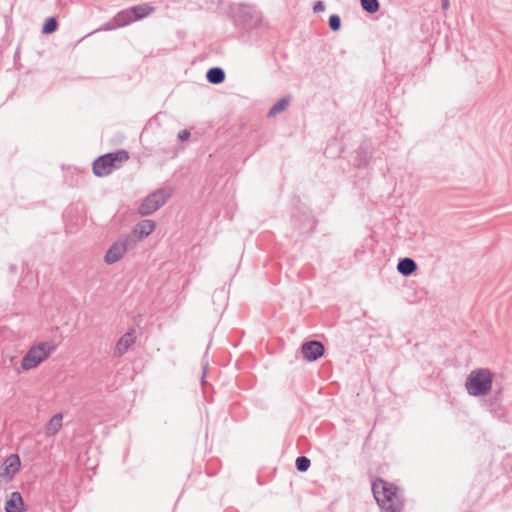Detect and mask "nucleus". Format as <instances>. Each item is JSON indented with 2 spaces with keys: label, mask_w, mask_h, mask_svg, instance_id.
Masks as SVG:
<instances>
[{
  "label": "nucleus",
  "mask_w": 512,
  "mask_h": 512,
  "mask_svg": "<svg viewBox=\"0 0 512 512\" xmlns=\"http://www.w3.org/2000/svg\"><path fill=\"white\" fill-rule=\"evenodd\" d=\"M374 498L383 512H398L403 507V500L395 485L378 479L372 484Z\"/></svg>",
  "instance_id": "f257e3e1"
},
{
  "label": "nucleus",
  "mask_w": 512,
  "mask_h": 512,
  "mask_svg": "<svg viewBox=\"0 0 512 512\" xmlns=\"http://www.w3.org/2000/svg\"><path fill=\"white\" fill-rule=\"evenodd\" d=\"M493 373L488 368H478L469 373L465 388L474 397L487 395L492 388Z\"/></svg>",
  "instance_id": "f03ea898"
},
{
  "label": "nucleus",
  "mask_w": 512,
  "mask_h": 512,
  "mask_svg": "<svg viewBox=\"0 0 512 512\" xmlns=\"http://www.w3.org/2000/svg\"><path fill=\"white\" fill-rule=\"evenodd\" d=\"M129 159V153L126 150H117L116 152L106 153L99 156L92 165L93 173L98 177H104L116 169L117 163L125 162Z\"/></svg>",
  "instance_id": "7ed1b4c3"
},
{
  "label": "nucleus",
  "mask_w": 512,
  "mask_h": 512,
  "mask_svg": "<svg viewBox=\"0 0 512 512\" xmlns=\"http://www.w3.org/2000/svg\"><path fill=\"white\" fill-rule=\"evenodd\" d=\"M56 349V346L49 342H40L33 345L24 355L21 361L23 370L36 368L40 363L46 360Z\"/></svg>",
  "instance_id": "20e7f679"
},
{
  "label": "nucleus",
  "mask_w": 512,
  "mask_h": 512,
  "mask_svg": "<svg viewBox=\"0 0 512 512\" xmlns=\"http://www.w3.org/2000/svg\"><path fill=\"white\" fill-rule=\"evenodd\" d=\"M173 190L169 187L159 188L147 195L138 208L139 214L148 216L165 205L171 198Z\"/></svg>",
  "instance_id": "39448f33"
},
{
  "label": "nucleus",
  "mask_w": 512,
  "mask_h": 512,
  "mask_svg": "<svg viewBox=\"0 0 512 512\" xmlns=\"http://www.w3.org/2000/svg\"><path fill=\"white\" fill-rule=\"evenodd\" d=\"M234 22L237 26L251 28L261 21V13L253 5L239 4L232 9Z\"/></svg>",
  "instance_id": "423d86ee"
},
{
  "label": "nucleus",
  "mask_w": 512,
  "mask_h": 512,
  "mask_svg": "<svg viewBox=\"0 0 512 512\" xmlns=\"http://www.w3.org/2000/svg\"><path fill=\"white\" fill-rule=\"evenodd\" d=\"M134 242L135 240L132 236L120 238L109 247L105 254L104 261L109 265L118 262Z\"/></svg>",
  "instance_id": "0eeeda50"
},
{
  "label": "nucleus",
  "mask_w": 512,
  "mask_h": 512,
  "mask_svg": "<svg viewBox=\"0 0 512 512\" xmlns=\"http://www.w3.org/2000/svg\"><path fill=\"white\" fill-rule=\"evenodd\" d=\"M20 458L17 454H11L7 457L0 467V488L8 484L19 471Z\"/></svg>",
  "instance_id": "6e6552de"
},
{
  "label": "nucleus",
  "mask_w": 512,
  "mask_h": 512,
  "mask_svg": "<svg viewBox=\"0 0 512 512\" xmlns=\"http://www.w3.org/2000/svg\"><path fill=\"white\" fill-rule=\"evenodd\" d=\"M135 20L130 8L119 11L110 21L102 25L99 31H111L133 23Z\"/></svg>",
  "instance_id": "1a4fd4ad"
},
{
  "label": "nucleus",
  "mask_w": 512,
  "mask_h": 512,
  "mask_svg": "<svg viewBox=\"0 0 512 512\" xmlns=\"http://www.w3.org/2000/svg\"><path fill=\"white\" fill-rule=\"evenodd\" d=\"M301 352L306 360L312 362L323 356L325 348L320 341L312 340L302 344Z\"/></svg>",
  "instance_id": "9d476101"
},
{
  "label": "nucleus",
  "mask_w": 512,
  "mask_h": 512,
  "mask_svg": "<svg viewBox=\"0 0 512 512\" xmlns=\"http://www.w3.org/2000/svg\"><path fill=\"white\" fill-rule=\"evenodd\" d=\"M135 331L131 330L125 333L116 343L114 355L117 357L123 356L129 348L135 343Z\"/></svg>",
  "instance_id": "9b49d317"
},
{
  "label": "nucleus",
  "mask_w": 512,
  "mask_h": 512,
  "mask_svg": "<svg viewBox=\"0 0 512 512\" xmlns=\"http://www.w3.org/2000/svg\"><path fill=\"white\" fill-rule=\"evenodd\" d=\"M156 228V224L153 220L145 219L140 221L133 229L132 237L142 240L148 237Z\"/></svg>",
  "instance_id": "f8f14e48"
},
{
  "label": "nucleus",
  "mask_w": 512,
  "mask_h": 512,
  "mask_svg": "<svg viewBox=\"0 0 512 512\" xmlns=\"http://www.w3.org/2000/svg\"><path fill=\"white\" fill-rule=\"evenodd\" d=\"M24 510V501L19 492H13L5 503V512H22Z\"/></svg>",
  "instance_id": "ddd939ff"
},
{
  "label": "nucleus",
  "mask_w": 512,
  "mask_h": 512,
  "mask_svg": "<svg viewBox=\"0 0 512 512\" xmlns=\"http://www.w3.org/2000/svg\"><path fill=\"white\" fill-rule=\"evenodd\" d=\"M397 270L402 276H410L417 270V263L409 257L401 258L398 261Z\"/></svg>",
  "instance_id": "4468645a"
},
{
  "label": "nucleus",
  "mask_w": 512,
  "mask_h": 512,
  "mask_svg": "<svg viewBox=\"0 0 512 512\" xmlns=\"http://www.w3.org/2000/svg\"><path fill=\"white\" fill-rule=\"evenodd\" d=\"M134 20H141L150 15L154 8L148 4L135 5L130 7Z\"/></svg>",
  "instance_id": "2eb2a0df"
},
{
  "label": "nucleus",
  "mask_w": 512,
  "mask_h": 512,
  "mask_svg": "<svg viewBox=\"0 0 512 512\" xmlns=\"http://www.w3.org/2000/svg\"><path fill=\"white\" fill-rule=\"evenodd\" d=\"M206 79L211 84H221L225 80V72L220 67H212L208 69Z\"/></svg>",
  "instance_id": "dca6fc26"
},
{
  "label": "nucleus",
  "mask_w": 512,
  "mask_h": 512,
  "mask_svg": "<svg viewBox=\"0 0 512 512\" xmlns=\"http://www.w3.org/2000/svg\"><path fill=\"white\" fill-rule=\"evenodd\" d=\"M356 165L358 167L366 166L371 157V149L367 145H361L356 151Z\"/></svg>",
  "instance_id": "f3484780"
},
{
  "label": "nucleus",
  "mask_w": 512,
  "mask_h": 512,
  "mask_svg": "<svg viewBox=\"0 0 512 512\" xmlns=\"http://www.w3.org/2000/svg\"><path fill=\"white\" fill-rule=\"evenodd\" d=\"M62 419V413H56L55 415L52 416V418L46 425V434L48 436H53L60 430V428L62 427Z\"/></svg>",
  "instance_id": "a211bd4d"
},
{
  "label": "nucleus",
  "mask_w": 512,
  "mask_h": 512,
  "mask_svg": "<svg viewBox=\"0 0 512 512\" xmlns=\"http://www.w3.org/2000/svg\"><path fill=\"white\" fill-rule=\"evenodd\" d=\"M291 101L290 96L279 99L268 111V117H274L287 109Z\"/></svg>",
  "instance_id": "6ab92c4d"
},
{
  "label": "nucleus",
  "mask_w": 512,
  "mask_h": 512,
  "mask_svg": "<svg viewBox=\"0 0 512 512\" xmlns=\"http://www.w3.org/2000/svg\"><path fill=\"white\" fill-rule=\"evenodd\" d=\"M484 405L487 407L488 411L493 415V417L499 420H503L505 418V412L500 402L485 400Z\"/></svg>",
  "instance_id": "aec40b11"
},
{
  "label": "nucleus",
  "mask_w": 512,
  "mask_h": 512,
  "mask_svg": "<svg viewBox=\"0 0 512 512\" xmlns=\"http://www.w3.org/2000/svg\"><path fill=\"white\" fill-rule=\"evenodd\" d=\"M58 28V22L55 17H49L46 19L42 26V33L43 34H52L54 33Z\"/></svg>",
  "instance_id": "412c9836"
},
{
  "label": "nucleus",
  "mask_w": 512,
  "mask_h": 512,
  "mask_svg": "<svg viewBox=\"0 0 512 512\" xmlns=\"http://www.w3.org/2000/svg\"><path fill=\"white\" fill-rule=\"evenodd\" d=\"M360 2L363 10L369 14L376 13L379 10L378 0H360Z\"/></svg>",
  "instance_id": "4be33fe9"
},
{
  "label": "nucleus",
  "mask_w": 512,
  "mask_h": 512,
  "mask_svg": "<svg viewBox=\"0 0 512 512\" xmlns=\"http://www.w3.org/2000/svg\"><path fill=\"white\" fill-rule=\"evenodd\" d=\"M311 465V461L306 456H299L296 458L295 466L298 471L306 472Z\"/></svg>",
  "instance_id": "5701e85b"
},
{
  "label": "nucleus",
  "mask_w": 512,
  "mask_h": 512,
  "mask_svg": "<svg viewBox=\"0 0 512 512\" xmlns=\"http://www.w3.org/2000/svg\"><path fill=\"white\" fill-rule=\"evenodd\" d=\"M329 27L333 32H336L341 28V19L337 14H332L329 17Z\"/></svg>",
  "instance_id": "b1692460"
},
{
  "label": "nucleus",
  "mask_w": 512,
  "mask_h": 512,
  "mask_svg": "<svg viewBox=\"0 0 512 512\" xmlns=\"http://www.w3.org/2000/svg\"><path fill=\"white\" fill-rule=\"evenodd\" d=\"M486 401H497V402L501 403V401H502V391H501V389H499L498 391H495L493 397L487 399Z\"/></svg>",
  "instance_id": "393cba45"
},
{
  "label": "nucleus",
  "mask_w": 512,
  "mask_h": 512,
  "mask_svg": "<svg viewBox=\"0 0 512 512\" xmlns=\"http://www.w3.org/2000/svg\"><path fill=\"white\" fill-rule=\"evenodd\" d=\"M190 132L188 130H182L179 134H178V139L183 142V141H186L189 139L190 137Z\"/></svg>",
  "instance_id": "a878e982"
},
{
  "label": "nucleus",
  "mask_w": 512,
  "mask_h": 512,
  "mask_svg": "<svg viewBox=\"0 0 512 512\" xmlns=\"http://www.w3.org/2000/svg\"><path fill=\"white\" fill-rule=\"evenodd\" d=\"M325 9V5L322 1H317L315 2L314 6H313V11L315 13H318V12H321Z\"/></svg>",
  "instance_id": "bb28decb"
},
{
  "label": "nucleus",
  "mask_w": 512,
  "mask_h": 512,
  "mask_svg": "<svg viewBox=\"0 0 512 512\" xmlns=\"http://www.w3.org/2000/svg\"><path fill=\"white\" fill-rule=\"evenodd\" d=\"M449 0H442V9L447 10L449 8Z\"/></svg>",
  "instance_id": "cd10ccee"
}]
</instances>
